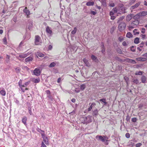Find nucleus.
Returning <instances> with one entry per match:
<instances>
[{"label":"nucleus","instance_id":"f257e3e1","mask_svg":"<svg viewBox=\"0 0 147 147\" xmlns=\"http://www.w3.org/2000/svg\"><path fill=\"white\" fill-rule=\"evenodd\" d=\"M139 24V21L138 20H135L133 21L129 26V29L131 30L132 29L136 28Z\"/></svg>","mask_w":147,"mask_h":147},{"label":"nucleus","instance_id":"f03ea898","mask_svg":"<svg viewBox=\"0 0 147 147\" xmlns=\"http://www.w3.org/2000/svg\"><path fill=\"white\" fill-rule=\"evenodd\" d=\"M96 139L102 141V142H105V141H108V138L106 136H96Z\"/></svg>","mask_w":147,"mask_h":147},{"label":"nucleus","instance_id":"7ed1b4c3","mask_svg":"<svg viewBox=\"0 0 147 147\" xmlns=\"http://www.w3.org/2000/svg\"><path fill=\"white\" fill-rule=\"evenodd\" d=\"M141 57L137 58L136 59L140 61H145L147 60V52L142 55Z\"/></svg>","mask_w":147,"mask_h":147},{"label":"nucleus","instance_id":"20e7f679","mask_svg":"<svg viewBox=\"0 0 147 147\" xmlns=\"http://www.w3.org/2000/svg\"><path fill=\"white\" fill-rule=\"evenodd\" d=\"M118 29L120 31L125 29L126 28V24L124 22H121L119 24L118 26Z\"/></svg>","mask_w":147,"mask_h":147},{"label":"nucleus","instance_id":"39448f33","mask_svg":"<svg viewBox=\"0 0 147 147\" xmlns=\"http://www.w3.org/2000/svg\"><path fill=\"white\" fill-rule=\"evenodd\" d=\"M19 86H20V88H21L22 91L23 92H24L25 90H28V88H22V80H20V81L18 82Z\"/></svg>","mask_w":147,"mask_h":147},{"label":"nucleus","instance_id":"423d86ee","mask_svg":"<svg viewBox=\"0 0 147 147\" xmlns=\"http://www.w3.org/2000/svg\"><path fill=\"white\" fill-rule=\"evenodd\" d=\"M33 74L36 76H39L40 74V69L38 68H35L33 71Z\"/></svg>","mask_w":147,"mask_h":147},{"label":"nucleus","instance_id":"0eeeda50","mask_svg":"<svg viewBox=\"0 0 147 147\" xmlns=\"http://www.w3.org/2000/svg\"><path fill=\"white\" fill-rule=\"evenodd\" d=\"M40 38L38 35L35 36V43L36 45H38L40 44Z\"/></svg>","mask_w":147,"mask_h":147},{"label":"nucleus","instance_id":"6e6552de","mask_svg":"<svg viewBox=\"0 0 147 147\" xmlns=\"http://www.w3.org/2000/svg\"><path fill=\"white\" fill-rule=\"evenodd\" d=\"M92 116H91L88 115L86 117H85L84 119V121H86V123H90L92 121Z\"/></svg>","mask_w":147,"mask_h":147},{"label":"nucleus","instance_id":"1a4fd4ad","mask_svg":"<svg viewBox=\"0 0 147 147\" xmlns=\"http://www.w3.org/2000/svg\"><path fill=\"white\" fill-rule=\"evenodd\" d=\"M46 31L47 33L49 35V36H51L52 34V31L51 28L49 26H47L46 28Z\"/></svg>","mask_w":147,"mask_h":147},{"label":"nucleus","instance_id":"9d476101","mask_svg":"<svg viewBox=\"0 0 147 147\" xmlns=\"http://www.w3.org/2000/svg\"><path fill=\"white\" fill-rule=\"evenodd\" d=\"M33 26L32 22V20L28 21V24H27V27L28 29L30 30L32 28Z\"/></svg>","mask_w":147,"mask_h":147},{"label":"nucleus","instance_id":"9b49d317","mask_svg":"<svg viewBox=\"0 0 147 147\" xmlns=\"http://www.w3.org/2000/svg\"><path fill=\"white\" fill-rule=\"evenodd\" d=\"M23 11L24 13H25L26 15L27 16H28L30 14V11L27 9V7H25V9L23 10Z\"/></svg>","mask_w":147,"mask_h":147},{"label":"nucleus","instance_id":"f8f14e48","mask_svg":"<svg viewBox=\"0 0 147 147\" xmlns=\"http://www.w3.org/2000/svg\"><path fill=\"white\" fill-rule=\"evenodd\" d=\"M140 2H139L135 4L134 5L131 6L130 7L131 9H134L137 8L140 4Z\"/></svg>","mask_w":147,"mask_h":147},{"label":"nucleus","instance_id":"ddd939ff","mask_svg":"<svg viewBox=\"0 0 147 147\" xmlns=\"http://www.w3.org/2000/svg\"><path fill=\"white\" fill-rule=\"evenodd\" d=\"M133 15L132 14H129L126 17V20L127 22H129L130 21L132 18L133 17Z\"/></svg>","mask_w":147,"mask_h":147},{"label":"nucleus","instance_id":"4468645a","mask_svg":"<svg viewBox=\"0 0 147 147\" xmlns=\"http://www.w3.org/2000/svg\"><path fill=\"white\" fill-rule=\"evenodd\" d=\"M112 11H113L115 13H117V14H121V13H123V12L122 11L121 12L119 11V10L118 9H117L116 7L113 8L112 9Z\"/></svg>","mask_w":147,"mask_h":147},{"label":"nucleus","instance_id":"2eb2a0df","mask_svg":"<svg viewBox=\"0 0 147 147\" xmlns=\"http://www.w3.org/2000/svg\"><path fill=\"white\" fill-rule=\"evenodd\" d=\"M28 55V53H22L19 55L18 57L24 58L26 57Z\"/></svg>","mask_w":147,"mask_h":147},{"label":"nucleus","instance_id":"dca6fc26","mask_svg":"<svg viewBox=\"0 0 147 147\" xmlns=\"http://www.w3.org/2000/svg\"><path fill=\"white\" fill-rule=\"evenodd\" d=\"M27 119L26 116L24 117L22 119V123L26 126L27 125L26 123V121H27Z\"/></svg>","mask_w":147,"mask_h":147},{"label":"nucleus","instance_id":"f3484780","mask_svg":"<svg viewBox=\"0 0 147 147\" xmlns=\"http://www.w3.org/2000/svg\"><path fill=\"white\" fill-rule=\"evenodd\" d=\"M126 61L128 63L133 64H136V62L135 60L129 59H126Z\"/></svg>","mask_w":147,"mask_h":147},{"label":"nucleus","instance_id":"a211bd4d","mask_svg":"<svg viewBox=\"0 0 147 147\" xmlns=\"http://www.w3.org/2000/svg\"><path fill=\"white\" fill-rule=\"evenodd\" d=\"M140 17L145 16L147 15V12L146 11H142L139 13Z\"/></svg>","mask_w":147,"mask_h":147},{"label":"nucleus","instance_id":"6ab92c4d","mask_svg":"<svg viewBox=\"0 0 147 147\" xmlns=\"http://www.w3.org/2000/svg\"><path fill=\"white\" fill-rule=\"evenodd\" d=\"M98 111L97 109H96L93 111V115L96 117L98 115Z\"/></svg>","mask_w":147,"mask_h":147},{"label":"nucleus","instance_id":"aec40b11","mask_svg":"<svg viewBox=\"0 0 147 147\" xmlns=\"http://www.w3.org/2000/svg\"><path fill=\"white\" fill-rule=\"evenodd\" d=\"M0 94L3 96H5V95L6 92L4 89H1L0 88Z\"/></svg>","mask_w":147,"mask_h":147},{"label":"nucleus","instance_id":"412c9836","mask_svg":"<svg viewBox=\"0 0 147 147\" xmlns=\"http://www.w3.org/2000/svg\"><path fill=\"white\" fill-rule=\"evenodd\" d=\"M33 60V58L32 57L30 56L26 58L25 59V61L26 62H28L30 61H31Z\"/></svg>","mask_w":147,"mask_h":147},{"label":"nucleus","instance_id":"4be33fe9","mask_svg":"<svg viewBox=\"0 0 147 147\" xmlns=\"http://www.w3.org/2000/svg\"><path fill=\"white\" fill-rule=\"evenodd\" d=\"M140 17H141L139 13L136 15L133 16V18L134 19L136 20L139 19Z\"/></svg>","mask_w":147,"mask_h":147},{"label":"nucleus","instance_id":"5701e85b","mask_svg":"<svg viewBox=\"0 0 147 147\" xmlns=\"http://www.w3.org/2000/svg\"><path fill=\"white\" fill-rule=\"evenodd\" d=\"M57 62L56 61H54L52 62L49 65V67H52L55 66Z\"/></svg>","mask_w":147,"mask_h":147},{"label":"nucleus","instance_id":"b1692460","mask_svg":"<svg viewBox=\"0 0 147 147\" xmlns=\"http://www.w3.org/2000/svg\"><path fill=\"white\" fill-rule=\"evenodd\" d=\"M94 3L93 1H88L86 3V5L88 6H93L94 5Z\"/></svg>","mask_w":147,"mask_h":147},{"label":"nucleus","instance_id":"393cba45","mask_svg":"<svg viewBox=\"0 0 147 147\" xmlns=\"http://www.w3.org/2000/svg\"><path fill=\"white\" fill-rule=\"evenodd\" d=\"M146 79V78L144 76H143L141 78V80L142 83H144L145 82Z\"/></svg>","mask_w":147,"mask_h":147},{"label":"nucleus","instance_id":"a878e982","mask_svg":"<svg viewBox=\"0 0 147 147\" xmlns=\"http://www.w3.org/2000/svg\"><path fill=\"white\" fill-rule=\"evenodd\" d=\"M30 83V81H28L25 83L24 84L22 85V88H26L25 87L28 85Z\"/></svg>","mask_w":147,"mask_h":147},{"label":"nucleus","instance_id":"bb28decb","mask_svg":"<svg viewBox=\"0 0 147 147\" xmlns=\"http://www.w3.org/2000/svg\"><path fill=\"white\" fill-rule=\"evenodd\" d=\"M83 61L87 66H89V63L87 59L85 58H84L83 59Z\"/></svg>","mask_w":147,"mask_h":147},{"label":"nucleus","instance_id":"cd10ccee","mask_svg":"<svg viewBox=\"0 0 147 147\" xmlns=\"http://www.w3.org/2000/svg\"><path fill=\"white\" fill-rule=\"evenodd\" d=\"M99 101L103 102L104 103L105 105H106L107 104V102L106 101V99L103 98V99H100L99 100Z\"/></svg>","mask_w":147,"mask_h":147},{"label":"nucleus","instance_id":"c85d7f7f","mask_svg":"<svg viewBox=\"0 0 147 147\" xmlns=\"http://www.w3.org/2000/svg\"><path fill=\"white\" fill-rule=\"evenodd\" d=\"M132 34L130 32H127V33L126 34V36L127 37H128L129 38H130L131 37H132Z\"/></svg>","mask_w":147,"mask_h":147},{"label":"nucleus","instance_id":"c756f323","mask_svg":"<svg viewBox=\"0 0 147 147\" xmlns=\"http://www.w3.org/2000/svg\"><path fill=\"white\" fill-rule=\"evenodd\" d=\"M86 86L85 84H83L81 85L80 87V89L82 90H84L86 88Z\"/></svg>","mask_w":147,"mask_h":147},{"label":"nucleus","instance_id":"7c9ffc66","mask_svg":"<svg viewBox=\"0 0 147 147\" xmlns=\"http://www.w3.org/2000/svg\"><path fill=\"white\" fill-rule=\"evenodd\" d=\"M124 18V16H122L120 17L119 19L117 22V23H120V22L122 21Z\"/></svg>","mask_w":147,"mask_h":147},{"label":"nucleus","instance_id":"2f4dec72","mask_svg":"<svg viewBox=\"0 0 147 147\" xmlns=\"http://www.w3.org/2000/svg\"><path fill=\"white\" fill-rule=\"evenodd\" d=\"M33 81L35 83H38L40 82V80L39 79L34 78L33 79Z\"/></svg>","mask_w":147,"mask_h":147},{"label":"nucleus","instance_id":"473e14b6","mask_svg":"<svg viewBox=\"0 0 147 147\" xmlns=\"http://www.w3.org/2000/svg\"><path fill=\"white\" fill-rule=\"evenodd\" d=\"M142 72L140 71H136L135 74L136 75H142Z\"/></svg>","mask_w":147,"mask_h":147},{"label":"nucleus","instance_id":"72a5a7b5","mask_svg":"<svg viewBox=\"0 0 147 147\" xmlns=\"http://www.w3.org/2000/svg\"><path fill=\"white\" fill-rule=\"evenodd\" d=\"M37 55L39 57H42L44 56V54L40 52H37Z\"/></svg>","mask_w":147,"mask_h":147},{"label":"nucleus","instance_id":"f704fd0d","mask_svg":"<svg viewBox=\"0 0 147 147\" xmlns=\"http://www.w3.org/2000/svg\"><path fill=\"white\" fill-rule=\"evenodd\" d=\"M77 29L76 27H75L74 28V30H73L71 32V34H75L76 32Z\"/></svg>","mask_w":147,"mask_h":147},{"label":"nucleus","instance_id":"c9c22d12","mask_svg":"<svg viewBox=\"0 0 147 147\" xmlns=\"http://www.w3.org/2000/svg\"><path fill=\"white\" fill-rule=\"evenodd\" d=\"M43 139L44 142L47 145L49 144L48 140L47 138H44Z\"/></svg>","mask_w":147,"mask_h":147},{"label":"nucleus","instance_id":"e433bc0d","mask_svg":"<svg viewBox=\"0 0 147 147\" xmlns=\"http://www.w3.org/2000/svg\"><path fill=\"white\" fill-rule=\"evenodd\" d=\"M9 58L10 56H9L7 55L6 58V61L7 63H8L9 62Z\"/></svg>","mask_w":147,"mask_h":147},{"label":"nucleus","instance_id":"4c0bfd02","mask_svg":"<svg viewBox=\"0 0 147 147\" xmlns=\"http://www.w3.org/2000/svg\"><path fill=\"white\" fill-rule=\"evenodd\" d=\"M102 5L105 7L106 5V0H103L101 1Z\"/></svg>","mask_w":147,"mask_h":147},{"label":"nucleus","instance_id":"58836bf2","mask_svg":"<svg viewBox=\"0 0 147 147\" xmlns=\"http://www.w3.org/2000/svg\"><path fill=\"white\" fill-rule=\"evenodd\" d=\"M134 42L136 44H138L139 43V38H136L134 40Z\"/></svg>","mask_w":147,"mask_h":147},{"label":"nucleus","instance_id":"ea45409f","mask_svg":"<svg viewBox=\"0 0 147 147\" xmlns=\"http://www.w3.org/2000/svg\"><path fill=\"white\" fill-rule=\"evenodd\" d=\"M144 44L145 42H143L139 45L138 46L140 47L141 48H142L144 47Z\"/></svg>","mask_w":147,"mask_h":147},{"label":"nucleus","instance_id":"a19ab883","mask_svg":"<svg viewBox=\"0 0 147 147\" xmlns=\"http://www.w3.org/2000/svg\"><path fill=\"white\" fill-rule=\"evenodd\" d=\"M137 29H135L133 31V32L134 33V34L135 35H136L137 34H139V32H137Z\"/></svg>","mask_w":147,"mask_h":147},{"label":"nucleus","instance_id":"79ce46f5","mask_svg":"<svg viewBox=\"0 0 147 147\" xmlns=\"http://www.w3.org/2000/svg\"><path fill=\"white\" fill-rule=\"evenodd\" d=\"M42 132H41V135L42 136V138H47L45 136V134L44 133L45 132L44 131H42Z\"/></svg>","mask_w":147,"mask_h":147},{"label":"nucleus","instance_id":"37998d69","mask_svg":"<svg viewBox=\"0 0 147 147\" xmlns=\"http://www.w3.org/2000/svg\"><path fill=\"white\" fill-rule=\"evenodd\" d=\"M91 58L93 61H95L97 59V57L93 55H92L91 56Z\"/></svg>","mask_w":147,"mask_h":147},{"label":"nucleus","instance_id":"c03bdc74","mask_svg":"<svg viewBox=\"0 0 147 147\" xmlns=\"http://www.w3.org/2000/svg\"><path fill=\"white\" fill-rule=\"evenodd\" d=\"M133 82L134 83L136 84H137L139 83V81L137 79L133 80Z\"/></svg>","mask_w":147,"mask_h":147},{"label":"nucleus","instance_id":"a18cd8bd","mask_svg":"<svg viewBox=\"0 0 147 147\" xmlns=\"http://www.w3.org/2000/svg\"><path fill=\"white\" fill-rule=\"evenodd\" d=\"M131 50L133 52L135 51V48L134 46H132L131 47Z\"/></svg>","mask_w":147,"mask_h":147},{"label":"nucleus","instance_id":"49530a36","mask_svg":"<svg viewBox=\"0 0 147 147\" xmlns=\"http://www.w3.org/2000/svg\"><path fill=\"white\" fill-rule=\"evenodd\" d=\"M96 11H90V13L91 14L95 15L96 14Z\"/></svg>","mask_w":147,"mask_h":147},{"label":"nucleus","instance_id":"de8ad7c7","mask_svg":"<svg viewBox=\"0 0 147 147\" xmlns=\"http://www.w3.org/2000/svg\"><path fill=\"white\" fill-rule=\"evenodd\" d=\"M142 145V144L141 143H139L136 144V147H140Z\"/></svg>","mask_w":147,"mask_h":147},{"label":"nucleus","instance_id":"09e8293b","mask_svg":"<svg viewBox=\"0 0 147 147\" xmlns=\"http://www.w3.org/2000/svg\"><path fill=\"white\" fill-rule=\"evenodd\" d=\"M15 69L17 73L19 72L21 69L20 68L18 67L16 68Z\"/></svg>","mask_w":147,"mask_h":147},{"label":"nucleus","instance_id":"8fccbe9b","mask_svg":"<svg viewBox=\"0 0 147 147\" xmlns=\"http://www.w3.org/2000/svg\"><path fill=\"white\" fill-rule=\"evenodd\" d=\"M123 40H124V39H123V37L122 36L119 37L118 38V40L120 42H122V41H123Z\"/></svg>","mask_w":147,"mask_h":147},{"label":"nucleus","instance_id":"3c124183","mask_svg":"<svg viewBox=\"0 0 147 147\" xmlns=\"http://www.w3.org/2000/svg\"><path fill=\"white\" fill-rule=\"evenodd\" d=\"M140 36L141 38L142 39H144L146 37V36L144 34H141L140 35Z\"/></svg>","mask_w":147,"mask_h":147},{"label":"nucleus","instance_id":"603ef678","mask_svg":"<svg viewBox=\"0 0 147 147\" xmlns=\"http://www.w3.org/2000/svg\"><path fill=\"white\" fill-rule=\"evenodd\" d=\"M90 104L91 105H90V107H91V108H92L93 106H95L96 105V104L94 103H90L89 104V105H90Z\"/></svg>","mask_w":147,"mask_h":147},{"label":"nucleus","instance_id":"864d4df0","mask_svg":"<svg viewBox=\"0 0 147 147\" xmlns=\"http://www.w3.org/2000/svg\"><path fill=\"white\" fill-rule=\"evenodd\" d=\"M74 91L77 93H79L80 92V90L79 88H76Z\"/></svg>","mask_w":147,"mask_h":147},{"label":"nucleus","instance_id":"5fc2aeb1","mask_svg":"<svg viewBox=\"0 0 147 147\" xmlns=\"http://www.w3.org/2000/svg\"><path fill=\"white\" fill-rule=\"evenodd\" d=\"M138 140V139H136L135 138H134L131 140V141H132L133 142H137Z\"/></svg>","mask_w":147,"mask_h":147},{"label":"nucleus","instance_id":"6e6d98bb","mask_svg":"<svg viewBox=\"0 0 147 147\" xmlns=\"http://www.w3.org/2000/svg\"><path fill=\"white\" fill-rule=\"evenodd\" d=\"M117 52L119 54H121L122 53V51L120 49H117Z\"/></svg>","mask_w":147,"mask_h":147},{"label":"nucleus","instance_id":"4d7b16f0","mask_svg":"<svg viewBox=\"0 0 147 147\" xmlns=\"http://www.w3.org/2000/svg\"><path fill=\"white\" fill-rule=\"evenodd\" d=\"M125 137L127 138H129L130 137V135L129 133H127L125 134Z\"/></svg>","mask_w":147,"mask_h":147},{"label":"nucleus","instance_id":"13d9d810","mask_svg":"<svg viewBox=\"0 0 147 147\" xmlns=\"http://www.w3.org/2000/svg\"><path fill=\"white\" fill-rule=\"evenodd\" d=\"M115 14V13H114V12L112 10L110 11L109 13V15L111 16H113V15Z\"/></svg>","mask_w":147,"mask_h":147},{"label":"nucleus","instance_id":"bf43d9fd","mask_svg":"<svg viewBox=\"0 0 147 147\" xmlns=\"http://www.w3.org/2000/svg\"><path fill=\"white\" fill-rule=\"evenodd\" d=\"M136 121L137 119L136 118H132L131 119V121L134 122H136Z\"/></svg>","mask_w":147,"mask_h":147},{"label":"nucleus","instance_id":"052dcab7","mask_svg":"<svg viewBox=\"0 0 147 147\" xmlns=\"http://www.w3.org/2000/svg\"><path fill=\"white\" fill-rule=\"evenodd\" d=\"M136 0H131L130 1V3L132 4L134 3L136 1Z\"/></svg>","mask_w":147,"mask_h":147},{"label":"nucleus","instance_id":"680f3d73","mask_svg":"<svg viewBox=\"0 0 147 147\" xmlns=\"http://www.w3.org/2000/svg\"><path fill=\"white\" fill-rule=\"evenodd\" d=\"M122 45L124 46H127V44L126 43L125 41H123V42Z\"/></svg>","mask_w":147,"mask_h":147},{"label":"nucleus","instance_id":"e2e57ef3","mask_svg":"<svg viewBox=\"0 0 147 147\" xmlns=\"http://www.w3.org/2000/svg\"><path fill=\"white\" fill-rule=\"evenodd\" d=\"M41 147H47L46 145L44 144V143L42 142L41 143Z\"/></svg>","mask_w":147,"mask_h":147},{"label":"nucleus","instance_id":"0e129e2a","mask_svg":"<svg viewBox=\"0 0 147 147\" xmlns=\"http://www.w3.org/2000/svg\"><path fill=\"white\" fill-rule=\"evenodd\" d=\"M109 5L111 7H113L115 6L114 3H111L109 4Z\"/></svg>","mask_w":147,"mask_h":147},{"label":"nucleus","instance_id":"69168bd1","mask_svg":"<svg viewBox=\"0 0 147 147\" xmlns=\"http://www.w3.org/2000/svg\"><path fill=\"white\" fill-rule=\"evenodd\" d=\"M145 32V29L144 28H142V29L141 32L142 34H144Z\"/></svg>","mask_w":147,"mask_h":147},{"label":"nucleus","instance_id":"338daca9","mask_svg":"<svg viewBox=\"0 0 147 147\" xmlns=\"http://www.w3.org/2000/svg\"><path fill=\"white\" fill-rule=\"evenodd\" d=\"M51 100H52L53 99V98L52 96L50 95H49L47 96Z\"/></svg>","mask_w":147,"mask_h":147},{"label":"nucleus","instance_id":"774afa93","mask_svg":"<svg viewBox=\"0 0 147 147\" xmlns=\"http://www.w3.org/2000/svg\"><path fill=\"white\" fill-rule=\"evenodd\" d=\"M46 92L47 94H49L50 95V92L49 90H47L46 91Z\"/></svg>","mask_w":147,"mask_h":147}]
</instances>
